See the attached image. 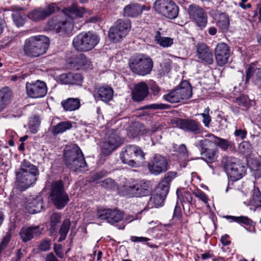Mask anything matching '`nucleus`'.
Masks as SVG:
<instances>
[{
	"label": "nucleus",
	"mask_w": 261,
	"mask_h": 261,
	"mask_svg": "<svg viewBox=\"0 0 261 261\" xmlns=\"http://www.w3.org/2000/svg\"><path fill=\"white\" fill-rule=\"evenodd\" d=\"M177 176V173L174 171H169L167 172L163 180L167 181V184L170 185L171 181L173 180Z\"/></svg>",
	"instance_id": "obj_52"
},
{
	"label": "nucleus",
	"mask_w": 261,
	"mask_h": 261,
	"mask_svg": "<svg viewBox=\"0 0 261 261\" xmlns=\"http://www.w3.org/2000/svg\"><path fill=\"white\" fill-rule=\"evenodd\" d=\"M124 192L129 197L146 196L151 192L150 183L144 180L133 181L124 186Z\"/></svg>",
	"instance_id": "obj_9"
},
{
	"label": "nucleus",
	"mask_w": 261,
	"mask_h": 261,
	"mask_svg": "<svg viewBox=\"0 0 261 261\" xmlns=\"http://www.w3.org/2000/svg\"><path fill=\"white\" fill-rule=\"evenodd\" d=\"M222 164L227 175L233 180L241 179L246 173V167L236 158L224 156L222 159Z\"/></svg>",
	"instance_id": "obj_6"
},
{
	"label": "nucleus",
	"mask_w": 261,
	"mask_h": 261,
	"mask_svg": "<svg viewBox=\"0 0 261 261\" xmlns=\"http://www.w3.org/2000/svg\"><path fill=\"white\" fill-rule=\"evenodd\" d=\"M165 198V197L162 196L161 194L155 192V194H153L150 197L148 202L147 206L150 208L162 206H163Z\"/></svg>",
	"instance_id": "obj_35"
},
{
	"label": "nucleus",
	"mask_w": 261,
	"mask_h": 261,
	"mask_svg": "<svg viewBox=\"0 0 261 261\" xmlns=\"http://www.w3.org/2000/svg\"><path fill=\"white\" fill-rule=\"evenodd\" d=\"M48 31L56 30L57 33L67 32L71 31L73 27L72 22L70 20L59 22L57 24H54L53 21H49L48 23Z\"/></svg>",
	"instance_id": "obj_28"
},
{
	"label": "nucleus",
	"mask_w": 261,
	"mask_h": 261,
	"mask_svg": "<svg viewBox=\"0 0 261 261\" xmlns=\"http://www.w3.org/2000/svg\"><path fill=\"white\" fill-rule=\"evenodd\" d=\"M251 79L252 82L258 84L261 82V66L256 64H251L246 72V83Z\"/></svg>",
	"instance_id": "obj_24"
},
{
	"label": "nucleus",
	"mask_w": 261,
	"mask_h": 261,
	"mask_svg": "<svg viewBox=\"0 0 261 261\" xmlns=\"http://www.w3.org/2000/svg\"><path fill=\"white\" fill-rule=\"evenodd\" d=\"M125 37V34H108V38L110 41L116 43L120 41L122 38Z\"/></svg>",
	"instance_id": "obj_49"
},
{
	"label": "nucleus",
	"mask_w": 261,
	"mask_h": 261,
	"mask_svg": "<svg viewBox=\"0 0 261 261\" xmlns=\"http://www.w3.org/2000/svg\"><path fill=\"white\" fill-rule=\"evenodd\" d=\"M129 67L135 74L144 76L149 74L153 67L152 59L144 54H139L133 57L129 60Z\"/></svg>",
	"instance_id": "obj_5"
},
{
	"label": "nucleus",
	"mask_w": 261,
	"mask_h": 261,
	"mask_svg": "<svg viewBox=\"0 0 261 261\" xmlns=\"http://www.w3.org/2000/svg\"><path fill=\"white\" fill-rule=\"evenodd\" d=\"M72 127V124L70 121H62L53 125L50 128V131L53 135L56 136L62 134L66 130L70 129Z\"/></svg>",
	"instance_id": "obj_31"
},
{
	"label": "nucleus",
	"mask_w": 261,
	"mask_h": 261,
	"mask_svg": "<svg viewBox=\"0 0 261 261\" xmlns=\"http://www.w3.org/2000/svg\"><path fill=\"white\" fill-rule=\"evenodd\" d=\"M135 218L132 216H127L124 218L123 221L121 224L118 226L119 229H123L124 228L126 223H128L134 220Z\"/></svg>",
	"instance_id": "obj_57"
},
{
	"label": "nucleus",
	"mask_w": 261,
	"mask_h": 261,
	"mask_svg": "<svg viewBox=\"0 0 261 261\" xmlns=\"http://www.w3.org/2000/svg\"><path fill=\"white\" fill-rule=\"evenodd\" d=\"M50 241L47 240L42 241L39 245L38 248L42 251H46L50 249Z\"/></svg>",
	"instance_id": "obj_54"
},
{
	"label": "nucleus",
	"mask_w": 261,
	"mask_h": 261,
	"mask_svg": "<svg viewBox=\"0 0 261 261\" xmlns=\"http://www.w3.org/2000/svg\"><path fill=\"white\" fill-rule=\"evenodd\" d=\"M212 143H214V141L212 139H204L197 142L196 146L200 147L201 154H203L204 153V151H206L207 149V147H208Z\"/></svg>",
	"instance_id": "obj_46"
},
{
	"label": "nucleus",
	"mask_w": 261,
	"mask_h": 261,
	"mask_svg": "<svg viewBox=\"0 0 261 261\" xmlns=\"http://www.w3.org/2000/svg\"><path fill=\"white\" fill-rule=\"evenodd\" d=\"M25 88L27 95L33 98L43 97L47 92L46 83L40 80L31 83L27 82Z\"/></svg>",
	"instance_id": "obj_12"
},
{
	"label": "nucleus",
	"mask_w": 261,
	"mask_h": 261,
	"mask_svg": "<svg viewBox=\"0 0 261 261\" xmlns=\"http://www.w3.org/2000/svg\"><path fill=\"white\" fill-rule=\"evenodd\" d=\"M63 13L71 20L76 17H82L85 12L84 8H79L77 6L73 4L70 8H65L63 10Z\"/></svg>",
	"instance_id": "obj_30"
},
{
	"label": "nucleus",
	"mask_w": 261,
	"mask_h": 261,
	"mask_svg": "<svg viewBox=\"0 0 261 261\" xmlns=\"http://www.w3.org/2000/svg\"><path fill=\"white\" fill-rule=\"evenodd\" d=\"M184 199H185V202L191 203L193 200L192 194L187 191H184Z\"/></svg>",
	"instance_id": "obj_63"
},
{
	"label": "nucleus",
	"mask_w": 261,
	"mask_h": 261,
	"mask_svg": "<svg viewBox=\"0 0 261 261\" xmlns=\"http://www.w3.org/2000/svg\"><path fill=\"white\" fill-rule=\"evenodd\" d=\"M50 197L56 207L59 210L63 208L69 201V196L64 191L61 181H57L52 184Z\"/></svg>",
	"instance_id": "obj_10"
},
{
	"label": "nucleus",
	"mask_w": 261,
	"mask_h": 261,
	"mask_svg": "<svg viewBox=\"0 0 261 261\" xmlns=\"http://www.w3.org/2000/svg\"><path fill=\"white\" fill-rule=\"evenodd\" d=\"M12 96V92L8 87L0 90V102L6 106L10 103Z\"/></svg>",
	"instance_id": "obj_37"
},
{
	"label": "nucleus",
	"mask_w": 261,
	"mask_h": 261,
	"mask_svg": "<svg viewBox=\"0 0 261 261\" xmlns=\"http://www.w3.org/2000/svg\"><path fill=\"white\" fill-rule=\"evenodd\" d=\"M12 16L14 23L17 27H22L24 24L25 20L19 12H13Z\"/></svg>",
	"instance_id": "obj_47"
},
{
	"label": "nucleus",
	"mask_w": 261,
	"mask_h": 261,
	"mask_svg": "<svg viewBox=\"0 0 261 261\" xmlns=\"http://www.w3.org/2000/svg\"><path fill=\"white\" fill-rule=\"evenodd\" d=\"M146 109L153 110H163L167 108V105L163 103H152L145 106Z\"/></svg>",
	"instance_id": "obj_53"
},
{
	"label": "nucleus",
	"mask_w": 261,
	"mask_h": 261,
	"mask_svg": "<svg viewBox=\"0 0 261 261\" xmlns=\"http://www.w3.org/2000/svg\"><path fill=\"white\" fill-rule=\"evenodd\" d=\"M99 38L95 34H79L74 38L72 44L77 50L87 51L94 48Z\"/></svg>",
	"instance_id": "obj_8"
},
{
	"label": "nucleus",
	"mask_w": 261,
	"mask_h": 261,
	"mask_svg": "<svg viewBox=\"0 0 261 261\" xmlns=\"http://www.w3.org/2000/svg\"><path fill=\"white\" fill-rule=\"evenodd\" d=\"M39 174L38 168L24 159L21 162L19 169L15 172L14 188L21 191H25L36 182Z\"/></svg>",
	"instance_id": "obj_1"
},
{
	"label": "nucleus",
	"mask_w": 261,
	"mask_h": 261,
	"mask_svg": "<svg viewBox=\"0 0 261 261\" xmlns=\"http://www.w3.org/2000/svg\"><path fill=\"white\" fill-rule=\"evenodd\" d=\"M214 18L217 22V26L222 31H226L229 26V18L228 16L225 13L219 11H214L213 14Z\"/></svg>",
	"instance_id": "obj_27"
},
{
	"label": "nucleus",
	"mask_w": 261,
	"mask_h": 261,
	"mask_svg": "<svg viewBox=\"0 0 261 261\" xmlns=\"http://www.w3.org/2000/svg\"><path fill=\"white\" fill-rule=\"evenodd\" d=\"M178 151L180 153L182 154V155L185 157H187L188 155L187 147L186 145L184 144H181L179 146L178 148Z\"/></svg>",
	"instance_id": "obj_61"
},
{
	"label": "nucleus",
	"mask_w": 261,
	"mask_h": 261,
	"mask_svg": "<svg viewBox=\"0 0 261 261\" xmlns=\"http://www.w3.org/2000/svg\"><path fill=\"white\" fill-rule=\"evenodd\" d=\"M122 162L132 167H137L145 160L142 149L136 145H129L124 147L120 155Z\"/></svg>",
	"instance_id": "obj_4"
},
{
	"label": "nucleus",
	"mask_w": 261,
	"mask_h": 261,
	"mask_svg": "<svg viewBox=\"0 0 261 261\" xmlns=\"http://www.w3.org/2000/svg\"><path fill=\"white\" fill-rule=\"evenodd\" d=\"M235 102L239 106L244 107L245 109H247L251 105V101L245 95H241L237 97Z\"/></svg>",
	"instance_id": "obj_45"
},
{
	"label": "nucleus",
	"mask_w": 261,
	"mask_h": 261,
	"mask_svg": "<svg viewBox=\"0 0 261 261\" xmlns=\"http://www.w3.org/2000/svg\"><path fill=\"white\" fill-rule=\"evenodd\" d=\"M27 76H28V74H27V73L18 74H16V75H13L11 76V80L12 81H14V82H16V81L21 82L22 80H24Z\"/></svg>",
	"instance_id": "obj_58"
},
{
	"label": "nucleus",
	"mask_w": 261,
	"mask_h": 261,
	"mask_svg": "<svg viewBox=\"0 0 261 261\" xmlns=\"http://www.w3.org/2000/svg\"><path fill=\"white\" fill-rule=\"evenodd\" d=\"M246 205H252L256 207H261V193L258 188H254L252 191V198L249 201L244 202Z\"/></svg>",
	"instance_id": "obj_36"
},
{
	"label": "nucleus",
	"mask_w": 261,
	"mask_h": 261,
	"mask_svg": "<svg viewBox=\"0 0 261 261\" xmlns=\"http://www.w3.org/2000/svg\"><path fill=\"white\" fill-rule=\"evenodd\" d=\"M196 57L201 62L211 65L214 62L213 54L210 48L204 43L198 42L195 45Z\"/></svg>",
	"instance_id": "obj_18"
},
{
	"label": "nucleus",
	"mask_w": 261,
	"mask_h": 261,
	"mask_svg": "<svg viewBox=\"0 0 261 261\" xmlns=\"http://www.w3.org/2000/svg\"><path fill=\"white\" fill-rule=\"evenodd\" d=\"M64 160L66 166L73 171L82 172L88 170L84 154L76 144L66 148L64 152Z\"/></svg>",
	"instance_id": "obj_2"
},
{
	"label": "nucleus",
	"mask_w": 261,
	"mask_h": 261,
	"mask_svg": "<svg viewBox=\"0 0 261 261\" xmlns=\"http://www.w3.org/2000/svg\"><path fill=\"white\" fill-rule=\"evenodd\" d=\"M58 10L57 5L55 3H52L45 8L35 9L29 13L28 17L34 21L43 20Z\"/></svg>",
	"instance_id": "obj_16"
},
{
	"label": "nucleus",
	"mask_w": 261,
	"mask_h": 261,
	"mask_svg": "<svg viewBox=\"0 0 261 261\" xmlns=\"http://www.w3.org/2000/svg\"><path fill=\"white\" fill-rule=\"evenodd\" d=\"M43 208L42 198L41 197H37L28 202L26 205V209L31 214L37 213L41 211Z\"/></svg>",
	"instance_id": "obj_29"
},
{
	"label": "nucleus",
	"mask_w": 261,
	"mask_h": 261,
	"mask_svg": "<svg viewBox=\"0 0 261 261\" xmlns=\"http://www.w3.org/2000/svg\"><path fill=\"white\" fill-rule=\"evenodd\" d=\"M113 95V89L109 86H95L93 96L95 99L103 101H109L112 99Z\"/></svg>",
	"instance_id": "obj_22"
},
{
	"label": "nucleus",
	"mask_w": 261,
	"mask_h": 261,
	"mask_svg": "<svg viewBox=\"0 0 261 261\" xmlns=\"http://www.w3.org/2000/svg\"><path fill=\"white\" fill-rule=\"evenodd\" d=\"M176 195L177 199L181 203L185 202V199H184V192L182 193L179 189L176 190Z\"/></svg>",
	"instance_id": "obj_64"
},
{
	"label": "nucleus",
	"mask_w": 261,
	"mask_h": 261,
	"mask_svg": "<svg viewBox=\"0 0 261 261\" xmlns=\"http://www.w3.org/2000/svg\"><path fill=\"white\" fill-rule=\"evenodd\" d=\"M59 80L63 84L79 85L81 84L83 78L80 73L69 72L61 74Z\"/></svg>",
	"instance_id": "obj_25"
},
{
	"label": "nucleus",
	"mask_w": 261,
	"mask_h": 261,
	"mask_svg": "<svg viewBox=\"0 0 261 261\" xmlns=\"http://www.w3.org/2000/svg\"><path fill=\"white\" fill-rule=\"evenodd\" d=\"M148 10L145 5H140L137 3L130 4L125 6L123 9V15L128 17H136L140 15L144 10Z\"/></svg>",
	"instance_id": "obj_26"
},
{
	"label": "nucleus",
	"mask_w": 261,
	"mask_h": 261,
	"mask_svg": "<svg viewBox=\"0 0 261 261\" xmlns=\"http://www.w3.org/2000/svg\"><path fill=\"white\" fill-rule=\"evenodd\" d=\"M107 140L103 143L101 152L105 155H109L120 145L121 141L117 130L109 132Z\"/></svg>",
	"instance_id": "obj_14"
},
{
	"label": "nucleus",
	"mask_w": 261,
	"mask_h": 261,
	"mask_svg": "<svg viewBox=\"0 0 261 261\" xmlns=\"http://www.w3.org/2000/svg\"><path fill=\"white\" fill-rule=\"evenodd\" d=\"M234 134L236 137H240L242 139H244L246 137L247 131L245 129H236Z\"/></svg>",
	"instance_id": "obj_59"
},
{
	"label": "nucleus",
	"mask_w": 261,
	"mask_h": 261,
	"mask_svg": "<svg viewBox=\"0 0 261 261\" xmlns=\"http://www.w3.org/2000/svg\"><path fill=\"white\" fill-rule=\"evenodd\" d=\"M70 226V221L68 219L64 220L59 230L60 238L59 242H62L65 240Z\"/></svg>",
	"instance_id": "obj_38"
},
{
	"label": "nucleus",
	"mask_w": 261,
	"mask_h": 261,
	"mask_svg": "<svg viewBox=\"0 0 261 261\" xmlns=\"http://www.w3.org/2000/svg\"><path fill=\"white\" fill-rule=\"evenodd\" d=\"M155 40L158 43L163 47H169L173 43V40L171 38L162 37L161 34H157L155 37Z\"/></svg>",
	"instance_id": "obj_42"
},
{
	"label": "nucleus",
	"mask_w": 261,
	"mask_h": 261,
	"mask_svg": "<svg viewBox=\"0 0 261 261\" xmlns=\"http://www.w3.org/2000/svg\"><path fill=\"white\" fill-rule=\"evenodd\" d=\"M188 12L190 18L194 20L197 26L201 29L206 27L207 22V15L201 8L197 5H190Z\"/></svg>",
	"instance_id": "obj_17"
},
{
	"label": "nucleus",
	"mask_w": 261,
	"mask_h": 261,
	"mask_svg": "<svg viewBox=\"0 0 261 261\" xmlns=\"http://www.w3.org/2000/svg\"><path fill=\"white\" fill-rule=\"evenodd\" d=\"M225 218L227 220H230V222L233 221L246 225H251L252 223V221L246 216L236 217L232 216H226Z\"/></svg>",
	"instance_id": "obj_39"
},
{
	"label": "nucleus",
	"mask_w": 261,
	"mask_h": 261,
	"mask_svg": "<svg viewBox=\"0 0 261 261\" xmlns=\"http://www.w3.org/2000/svg\"><path fill=\"white\" fill-rule=\"evenodd\" d=\"M41 123L40 119L38 116H34L31 118L29 122V128L33 134H36L39 129Z\"/></svg>",
	"instance_id": "obj_40"
},
{
	"label": "nucleus",
	"mask_w": 261,
	"mask_h": 261,
	"mask_svg": "<svg viewBox=\"0 0 261 261\" xmlns=\"http://www.w3.org/2000/svg\"><path fill=\"white\" fill-rule=\"evenodd\" d=\"M61 215L59 213H53L50 217V223L51 227H55L60 222Z\"/></svg>",
	"instance_id": "obj_56"
},
{
	"label": "nucleus",
	"mask_w": 261,
	"mask_h": 261,
	"mask_svg": "<svg viewBox=\"0 0 261 261\" xmlns=\"http://www.w3.org/2000/svg\"><path fill=\"white\" fill-rule=\"evenodd\" d=\"M217 150L216 149H207L204 151V155L205 160L209 162H214L217 159Z\"/></svg>",
	"instance_id": "obj_44"
},
{
	"label": "nucleus",
	"mask_w": 261,
	"mask_h": 261,
	"mask_svg": "<svg viewBox=\"0 0 261 261\" xmlns=\"http://www.w3.org/2000/svg\"><path fill=\"white\" fill-rule=\"evenodd\" d=\"M193 194L194 195V196L195 197L199 198L200 200H201L202 201H203L205 203H206L208 202V197L205 194V193L201 190H196L193 192Z\"/></svg>",
	"instance_id": "obj_50"
},
{
	"label": "nucleus",
	"mask_w": 261,
	"mask_h": 261,
	"mask_svg": "<svg viewBox=\"0 0 261 261\" xmlns=\"http://www.w3.org/2000/svg\"><path fill=\"white\" fill-rule=\"evenodd\" d=\"M130 28L131 24L129 20L124 21L119 19L115 23L114 25L110 29L109 33L128 32L130 31Z\"/></svg>",
	"instance_id": "obj_32"
},
{
	"label": "nucleus",
	"mask_w": 261,
	"mask_h": 261,
	"mask_svg": "<svg viewBox=\"0 0 261 261\" xmlns=\"http://www.w3.org/2000/svg\"><path fill=\"white\" fill-rule=\"evenodd\" d=\"M206 136L212 139L214 141V143L224 151L227 150L229 147H231L234 145L233 143L231 141L216 137L211 134L207 135Z\"/></svg>",
	"instance_id": "obj_33"
},
{
	"label": "nucleus",
	"mask_w": 261,
	"mask_h": 261,
	"mask_svg": "<svg viewBox=\"0 0 261 261\" xmlns=\"http://www.w3.org/2000/svg\"><path fill=\"white\" fill-rule=\"evenodd\" d=\"M229 236L228 234H225L221 237V242L224 246H227L230 244V241L229 240Z\"/></svg>",
	"instance_id": "obj_62"
},
{
	"label": "nucleus",
	"mask_w": 261,
	"mask_h": 261,
	"mask_svg": "<svg viewBox=\"0 0 261 261\" xmlns=\"http://www.w3.org/2000/svg\"><path fill=\"white\" fill-rule=\"evenodd\" d=\"M154 8L158 13L170 18H175L178 14V8L172 0H157Z\"/></svg>",
	"instance_id": "obj_11"
},
{
	"label": "nucleus",
	"mask_w": 261,
	"mask_h": 261,
	"mask_svg": "<svg viewBox=\"0 0 261 261\" xmlns=\"http://www.w3.org/2000/svg\"><path fill=\"white\" fill-rule=\"evenodd\" d=\"M170 188V185L167 181L162 180L156 189L155 192L161 194L162 196L166 197Z\"/></svg>",
	"instance_id": "obj_41"
},
{
	"label": "nucleus",
	"mask_w": 261,
	"mask_h": 261,
	"mask_svg": "<svg viewBox=\"0 0 261 261\" xmlns=\"http://www.w3.org/2000/svg\"><path fill=\"white\" fill-rule=\"evenodd\" d=\"M61 105L66 111L76 110L80 107V101L78 98H69L62 101Z\"/></svg>",
	"instance_id": "obj_34"
},
{
	"label": "nucleus",
	"mask_w": 261,
	"mask_h": 261,
	"mask_svg": "<svg viewBox=\"0 0 261 261\" xmlns=\"http://www.w3.org/2000/svg\"><path fill=\"white\" fill-rule=\"evenodd\" d=\"M175 123L178 128L194 134H198L201 132L200 123L193 119H183L177 118Z\"/></svg>",
	"instance_id": "obj_19"
},
{
	"label": "nucleus",
	"mask_w": 261,
	"mask_h": 261,
	"mask_svg": "<svg viewBox=\"0 0 261 261\" xmlns=\"http://www.w3.org/2000/svg\"><path fill=\"white\" fill-rule=\"evenodd\" d=\"M49 44V38L45 35L31 37L24 41L23 47L24 54L31 58L39 57L46 54Z\"/></svg>",
	"instance_id": "obj_3"
},
{
	"label": "nucleus",
	"mask_w": 261,
	"mask_h": 261,
	"mask_svg": "<svg viewBox=\"0 0 261 261\" xmlns=\"http://www.w3.org/2000/svg\"><path fill=\"white\" fill-rule=\"evenodd\" d=\"M132 98L135 101L143 100L149 94V87L144 82H139L135 85L132 92Z\"/></svg>",
	"instance_id": "obj_21"
},
{
	"label": "nucleus",
	"mask_w": 261,
	"mask_h": 261,
	"mask_svg": "<svg viewBox=\"0 0 261 261\" xmlns=\"http://www.w3.org/2000/svg\"><path fill=\"white\" fill-rule=\"evenodd\" d=\"M230 54L229 47L226 43H218L215 48V56L217 64L219 66H222L227 63Z\"/></svg>",
	"instance_id": "obj_20"
},
{
	"label": "nucleus",
	"mask_w": 261,
	"mask_h": 261,
	"mask_svg": "<svg viewBox=\"0 0 261 261\" xmlns=\"http://www.w3.org/2000/svg\"><path fill=\"white\" fill-rule=\"evenodd\" d=\"M239 149L242 153L248 155L252 152V147L251 144L247 141H243L240 143Z\"/></svg>",
	"instance_id": "obj_43"
},
{
	"label": "nucleus",
	"mask_w": 261,
	"mask_h": 261,
	"mask_svg": "<svg viewBox=\"0 0 261 261\" xmlns=\"http://www.w3.org/2000/svg\"><path fill=\"white\" fill-rule=\"evenodd\" d=\"M124 214L117 209H103L97 211V218L106 220L111 224H115L123 220Z\"/></svg>",
	"instance_id": "obj_15"
},
{
	"label": "nucleus",
	"mask_w": 261,
	"mask_h": 261,
	"mask_svg": "<svg viewBox=\"0 0 261 261\" xmlns=\"http://www.w3.org/2000/svg\"><path fill=\"white\" fill-rule=\"evenodd\" d=\"M41 233V229L38 226L23 227L19 233L20 238L23 242H27L32 239L39 236Z\"/></svg>",
	"instance_id": "obj_23"
},
{
	"label": "nucleus",
	"mask_w": 261,
	"mask_h": 261,
	"mask_svg": "<svg viewBox=\"0 0 261 261\" xmlns=\"http://www.w3.org/2000/svg\"><path fill=\"white\" fill-rule=\"evenodd\" d=\"M11 239V235L9 234H6L3 238L0 243V253L4 249L9 243Z\"/></svg>",
	"instance_id": "obj_55"
},
{
	"label": "nucleus",
	"mask_w": 261,
	"mask_h": 261,
	"mask_svg": "<svg viewBox=\"0 0 261 261\" xmlns=\"http://www.w3.org/2000/svg\"><path fill=\"white\" fill-rule=\"evenodd\" d=\"M192 95L191 85L188 81H183L175 89L165 95L164 98L171 103H177L182 100L189 99L192 97Z\"/></svg>",
	"instance_id": "obj_7"
},
{
	"label": "nucleus",
	"mask_w": 261,
	"mask_h": 261,
	"mask_svg": "<svg viewBox=\"0 0 261 261\" xmlns=\"http://www.w3.org/2000/svg\"><path fill=\"white\" fill-rule=\"evenodd\" d=\"M251 169L254 172V176L256 178H259L261 176V164L258 162H255L251 167Z\"/></svg>",
	"instance_id": "obj_48"
},
{
	"label": "nucleus",
	"mask_w": 261,
	"mask_h": 261,
	"mask_svg": "<svg viewBox=\"0 0 261 261\" xmlns=\"http://www.w3.org/2000/svg\"><path fill=\"white\" fill-rule=\"evenodd\" d=\"M200 115L202 116L203 118L202 122L204 126L206 127H208L209 124L211 121V116L208 114L205 113H201Z\"/></svg>",
	"instance_id": "obj_60"
},
{
	"label": "nucleus",
	"mask_w": 261,
	"mask_h": 261,
	"mask_svg": "<svg viewBox=\"0 0 261 261\" xmlns=\"http://www.w3.org/2000/svg\"><path fill=\"white\" fill-rule=\"evenodd\" d=\"M148 85L154 95H157L159 94L160 92V88L154 81L152 80L149 81Z\"/></svg>",
	"instance_id": "obj_51"
},
{
	"label": "nucleus",
	"mask_w": 261,
	"mask_h": 261,
	"mask_svg": "<svg viewBox=\"0 0 261 261\" xmlns=\"http://www.w3.org/2000/svg\"><path fill=\"white\" fill-rule=\"evenodd\" d=\"M149 172L154 175H159L168 169V163L166 158L156 154L148 163Z\"/></svg>",
	"instance_id": "obj_13"
}]
</instances>
